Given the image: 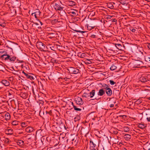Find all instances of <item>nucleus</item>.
<instances>
[{"mask_svg": "<svg viewBox=\"0 0 150 150\" xmlns=\"http://www.w3.org/2000/svg\"><path fill=\"white\" fill-rule=\"evenodd\" d=\"M3 53L4 54L1 56V58L3 60L12 63H14L16 61L17 58L16 57L12 56L7 52H3Z\"/></svg>", "mask_w": 150, "mask_h": 150, "instance_id": "nucleus-1", "label": "nucleus"}, {"mask_svg": "<svg viewBox=\"0 0 150 150\" xmlns=\"http://www.w3.org/2000/svg\"><path fill=\"white\" fill-rule=\"evenodd\" d=\"M38 48L40 49L41 51H46L47 49V47L43 43L40 42L38 43L36 45Z\"/></svg>", "mask_w": 150, "mask_h": 150, "instance_id": "nucleus-2", "label": "nucleus"}, {"mask_svg": "<svg viewBox=\"0 0 150 150\" xmlns=\"http://www.w3.org/2000/svg\"><path fill=\"white\" fill-rule=\"evenodd\" d=\"M68 70L70 74H77L80 71L78 69L72 67H69Z\"/></svg>", "mask_w": 150, "mask_h": 150, "instance_id": "nucleus-3", "label": "nucleus"}, {"mask_svg": "<svg viewBox=\"0 0 150 150\" xmlns=\"http://www.w3.org/2000/svg\"><path fill=\"white\" fill-rule=\"evenodd\" d=\"M54 7L57 11H63L64 8V7L61 6L60 3H55Z\"/></svg>", "mask_w": 150, "mask_h": 150, "instance_id": "nucleus-4", "label": "nucleus"}, {"mask_svg": "<svg viewBox=\"0 0 150 150\" xmlns=\"http://www.w3.org/2000/svg\"><path fill=\"white\" fill-rule=\"evenodd\" d=\"M78 139H77V137H75L71 139L70 143L72 144V146H76L78 144Z\"/></svg>", "mask_w": 150, "mask_h": 150, "instance_id": "nucleus-5", "label": "nucleus"}, {"mask_svg": "<svg viewBox=\"0 0 150 150\" xmlns=\"http://www.w3.org/2000/svg\"><path fill=\"white\" fill-rule=\"evenodd\" d=\"M75 100L77 104L79 105H82L83 103L82 98L80 97H77L75 98Z\"/></svg>", "mask_w": 150, "mask_h": 150, "instance_id": "nucleus-6", "label": "nucleus"}, {"mask_svg": "<svg viewBox=\"0 0 150 150\" xmlns=\"http://www.w3.org/2000/svg\"><path fill=\"white\" fill-rule=\"evenodd\" d=\"M90 150H96L95 149V147L96 146V144H94V143L91 141H90Z\"/></svg>", "mask_w": 150, "mask_h": 150, "instance_id": "nucleus-7", "label": "nucleus"}, {"mask_svg": "<svg viewBox=\"0 0 150 150\" xmlns=\"http://www.w3.org/2000/svg\"><path fill=\"white\" fill-rule=\"evenodd\" d=\"M105 93V90H103V89H100L99 90L98 93V95L100 96H103Z\"/></svg>", "mask_w": 150, "mask_h": 150, "instance_id": "nucleus-8", "label": "nucleus"}, {"mask_svg": "<svg viewBox=\"0 0 150 150\" xmlns=\"http://www.w3.org/2000/svg\"><path fill=\"white\" fill-rule=\"evenodd\" d=\"M34 129L33 127H31L30 126H28L26 127L25 129V131L27 132H33L34 130Z\"/></svg>", "mask_w": 150, "mask_h": 150, "instance_id": "nucleus-9", "label": "nucleus"}, {"mask_svg": "<svg viewBox=\"0 0 150 150\" xmlns=\"http://www.w3.org/2000/svg\"><path fill=\"white\" fill-rule=\"evenodd\" d=\"M107 95L108 96H110L112 94V91L110 88L105 90Z\"/></svg>", "mask_w": 150, "mask_h": 150, "instance_id": "nucleus-10", "label": "nucleus"}, {"mask_svg": "<svg viewBox=\"0 0 150 150\" xmlns=\"http://www.w3.org/2000/svg\"><path fill=\"white\" fill-rule=\"evenodd\" d=\"M40 12L39 11L35 12L32 14V15L34 16L35 18H37L39 17L40 16Z\"/></svg>", "mask_w": 150, "mask_h": 150, "instance_id": "nucleus-11", "label": "nucleus"}, {"mask_svg": "<svg viewBox=\"0 0 150 150\" xmlns=\"http://www.w3.org/2000/svg\"><path fill=\"white\" fill-rule=\"evenodd\" d=\"M1 83L6 86H8L10 84V83L7 80H3L1 81Z\"/></svg>", "mask_w": 150, "mask_h": 150, "instance_id": "nucleus-12", "label": "nucleus"}, {"mask_svg": "<svg viewBox=\"0 0 150 150\" xmlns=\"http://www.w3.org/2000/svg\"><path fill=\"white\" fill-rule=\"evenodd\" d=\"M124 138L128 140L131 139V135L129 134H125L123 136Z\"/></svg>", "mask_w": 150, "mask_h": 150, "instance_id": "nucleus-13", "label": "nucleus"}, {"mask_svg": "<svg viewBox=\"0 0 150 150\" xmlns=\"http://www.w3.org/2000/svg\"><path fill=\"white\" fill-rule=\"evenodd\" d=\"M101 87L102 88L101 89H103V90H106L110 88L108 85L105 83L102 84Z\"/></svg>", "mask_w": 150, "mask_h": 150, "instance_id": "nucleus-14", "label": "nucleus"}, {"mask_svg": "<svg viewBox=\"0 0 150 150\" xmlns=\"http://www.w3.org/2000/svg\"><path fill=\"white\" fill-rule=\"evenodd\" d=\"M11 116L10 114L8 112H6L5 114V119L6 120H8L10 119Z\"/></svg>", "mask_w": 150, "mask_h": 150, "instance_id": "nucleus-15", "label": "nucleus"}, {"mask_svg": "<svg viewBox=\"0 0 150 150\" xmlns=\"http://www.w3.org/2000/svg\"><path fill=\"white\" fill-rule=\"evenodd\" d=\"M68 4L69 6H73L75 5L76 3L74 1H68Z\"/></svg>", "mask_w": 150, "mask_h": 150, "instance_id": "nucleus-16", "label": "nucleus"}, {"mask_svg": "<svg viewBox=\"0 0 150 150\" xmlns=\"http://www.w3.org/2000/svg\"><path fill=\"white\" fill-rule=\"evenodd\" d=\"M59 14L63 18H65V17L67 16V14L64 11H62V12H60Z\"/></svg>", "mask_w": 150, "mask_h": 150, "instance_id": "nucleus-17", "label": "nucleus"}, {"mask_svg": "<svg viewBox=\"0 0 150 150\" xmlns=\"http://www.w3.org/2000/svg\"><path fill=\"white\" fill-rule=\"evenodd\" d=\"M95 92V90L93 89L90 93L89 96L91 98H93L94 96Z\"/></svg>", "mask_w": 150, "mask_h": 150, "instance_id": "nucleus-18", "label": "nucleus"}, {"mask_svg": "<svg viewBox=\"0 0 150 150\" xmlns=\"http://www.w3.org/2000/svg\"><path fill=\"white\" fill-rule=\"evenodd\" d=\"M16 143L18 145H22L24 144V141L22 140H18L17 141Z\"/></svg>", "mask_w": 150, "mask_h": 150, "instance_id": "nucleus-19", "label": "nucleus"}, {"mask_svg": "<svg viewBox=\"0 0 150 150\" xmlns=\"http://www.w3.org/2000/svg\"><path fill=\"white\" fill-rule=\"evenodd\" d=\"M115 47L119 50H122V45L121 44H115Z\"/></svg>", "mask_w": 150, "mask_h": 150, "instance_id": "nucleus-20", "label": "nucleus"}, {"mask_svg": "<svg viewBox=\"0 0 150 150\" xmlns=\"http://www.w3.org/2000/svg\"><path fill=\"white\" fill-rule=\"evenodd\" d=\"M25 76L28 79H30L31 80H34V78L33 76L30 75L29 74H27Z\"/></svg>", "mask_w": 150, "mask_h": 150, "instance_id": "nucleus-21", "label": "nucleus"}, {"mask_svg": "<svg viewBox=\"0 0 150 150\" xmlns=\"http://www.w3.org/2000/svg\"><path fill=\"white\" fill-rule=\"evenodd\" d=\"M107 6L108 7L111 9H113L114 8V6L111 3H109L108 4Z\"/></svg>", "mask_w": 150, "mask_h": 150, "instance_id": "nucleus-22", "label": "nucleus"}, {"mask_svg": "<svg viewBox=\"0 0 150 150\" xmlns=\"http://www.w3.org/2000/svg\"><path fill=\"white\" fill-rule=\"evenodd\" d=\"M6 23L3 21H0V25L3 27H4L6 26Z\"/></svg>", "mask_w": 150, "mask_h": 150, "instance_id": "nucleus-23", "label": "nucleus"}, {"mask_svg": "<svg viewBox=\"0 0 150 150\" xmlns=\"http://www.w3.org/2000/svg\"><path fill=\"white\" fill-rule=\"evenodd\" d=\"M140 80L143 83H145L147 81L146 79L144 77H142L140 78Z\"/></svg>", "mask_w": 150, "mask_h": 150, "instance_id": "nucleus-24", "label": "nucleus"}, {"mask_svg": "<svg viewBox=\"0 0 150 150\" xmlns=\"http://www.w3.org/2000/svg\"><path fill=\"white\" fill-rule=\"evenodd\" d=\"M92 59H87L85 60V63L87 64H90L92 63L91 62V61Z\"/></svg>", "mask_w": 150, "mask_h": 150, "instance_id": "nucleus-25", "label": "nucleus"}, {"mask_svg": "<svg viewBox=\"0 0 150 150\" xmlns=\"http://www.w3.org/2000/svg\"><path fill=\"white\" fill-rule=\"evenodd\" d=\"M138 127L141 129L144 128L145 127V126L144 124H141V123H139L138 125Z\"/></svg>", "mask_w": 150, "mask_h": 150, "instance_id": "nucleus-26", "label": "nucleus"}, {"mask_svg": "<svg viewBox=\"0 0 150 150\" xmlns=\"http://www.w3.org/2000/svg\"><path fill=\"white\" fill-rule=\"evenodd\" d=\"M123 129L124 131L125 132H127L129 131V129L127 127H124Z\"/></svg>", "mask_w": 150, "mask_h": 150, "instance_id": "nucleus-27", "label": "nucleus"}, {"mask_svg": "<svg viewBox=\"0 0 150 150\" xmlns=\"http://www.w3.org/2000/svg\"><path fill=\"white\" fill-rule=\"evenodd\" d=\"M72 104L73 105V108L74 109V110L76 111H80L81 110V109L79 108H77V107L75 106V105H73V103H72Z\"/></svg>", "mask_w": 150, "mask_h": 150, "instance_id": "nucleus-28", "label": "nucleus"}, {"mask_svg": "<svg viewBox=\"0 0 150 150\" xmlns=\"http://www.w3.org/2000/svg\"><path fill=\"white\" fill-rule=\"evenodd\" d=\"M95 26H91L89 25H87V28L88 30H91L92 29H93Z\"/></svg>", "mask_w": 150, "mask_h": 150, "instance_id": "nucleus-29", "label": "nucleus"}, {"mask_svg": "<svg viewBox=\"0 0 150 150\" xmlns=\"http://www.w3.org/2000/svg\"><path fill=\"white\" fill-rule=\"evenodd\" d=\"M117 68V67L114 64L112 65L110 68V69L111 70H114L115 69Z\"/></svg>", "mask_w": 150, "mask_h": 150, "instance_id": "nucleus-30", "label": "nucleus"}, {"mask_svg": "<svg viewBox=\"0 0 150 150\" xmlns=\"http://www.w3.org/2000/svg\"><path fill=\"white\" fill-rule=\"evenodd\" d=\"M82 96L83 97H84L85 98H88L89 97V94L87 93H83Z\"/></svg>", "mask_w": 150, "mask_h": 150, "instance_id": "nucleus-31", "label": "nucleus"}, {"mask_svg": "<svg viewBox=\"0 0 150 150\" xmlns=\"http://www.w3.org/2000/svg\"><path fill=\"white\" fill-rule=\"evenodd\" d=\"M59 127L61 129H63L64 127V125L63 122H61L59 125Z\"/></svg>", "mask_w": 150, "mask_h": 150, "instance_id": "nucleus-32", "label": "nucleus"}, {"mask_svg": "<svg viewBox=\"0 0 150 150\" xmlns=\"http://www.w3.org/2000/svg\"><path fill=\"white\" fill-rule=\"evenodd\" d=\"M13 125H16L18 124V122L17 121H14L12 123Z\"/></svg>", "mask_w": 150, "mask_h": 150, "instance_id": "nucleus-33", "label": "nucleus"}, {"mask_svg": "<svg viewBox=\"0 0 150 150\" xmlns=\"http://www.w3.org/2000/svg\"><path fill=\"white\" fill-rule=\"evenodd\" d=\"M21 126L22 127H25L27 126V123L25 122H23L21 124Z\"/></svg>", "mask_w": 150, "mask_h": 150, "instance_id": "nucleus-34", "label": "nucleus"}, {"mask_svg": "<svg viewBox=\"0 0 150 150\" xmlns=\"http://www.w3.org/2000/svg\"><path fill=\"white\" fill-rule=\"evenodd\" d=\"M111 85H114L116 83L112 80L109 81Z\"/></svg>", "mask_w": 150, "mask_h": 150, "instance_id": "nucleus-35", "label": "nucleus"}, {"mask_svg": "<svg viewBox=\"0 0 150 150\" xmlns=\"http://www.w3.org/2000/svg\"><path fill=\"white\" fill-rule=\"evenodd\" d=\"M74 31L77 33H84L86 32L85 31H81V30H75Z\"/></svg>", "mask_w": 150, "mask_h": 150, "instance_id": "nucleus-36", "label": "nucleus"}, {"mask_svg": "<svg viewBox=\"0 0 150 150\" xmlns=\"http://www.w3.org/2000/svg\"><path fill=\"white\" fill-rule=\"evenodd\" d=\"M129 30H130L133 32H134L136 31V30L132 27L130 28Z\"/></svg>", "mask_w": 150, "mask_h": 150, "instance_id": "nucleus-37", "label": "nucleus"}, {"mask_svg": "<svg viewBox=\"0 0 150 150\" xmlns=\"http://www.w3.org/2000/svg\"><path fill=\"white\" fill-rule=\"evenodd\" d=\"M15 63H22L24 62V61L23 60H19L18 59H17L16 61H15Z\"/></svg>", "mask_w": 150, "mask_h": 150, "instance_id": "nucleus-38", "label": "nucleus"}, {"mask_svg": "<svg viewBox=\"0 0 150 150\" xmlns=\"http://www.w3.org/2000/svg\"><path fill=\"white\" fill-rule=\"evenodd\" d=\"M5 142L6 143L8 144L11 142V141L9 140V139L8 138H7L5 139Z\"/></svg>", "mask_w": 150, "mask_h": 150, "instance_id": "nucleus-39", "label": "nucleus"}, {"mask_svg": "<svg viewBox=\"0 0 150 150\" xmlns=\"http://www.w3.org/2000/svg\"><path fill=\"white\" fill-rule=\"evenodd\" d=\"M71 15L73 16H75L76 14V13L74 11H72L71 12Z\"/></svg>", "mask_w": 150, "mask_h": 150, "instance_id": "nucleus-40", "label": "nucleus"}, {"mask_svg": "<svg viewBox=\"0 0 150 150\" xmlns=\"http://www.w3.org/2000/svg\"><path fill=\"white\" fill-rule=\"evenodd\" d=\"M115 101H114L113 102V104H111L110 105V108H112L114 106V104H115Z\"/></svg>", "mask_w": 150, "mask_h": 150, "instance_id": "nucleus-41", "label": "nucleus"}, {"mask_svg": "<svg viewBox=\"0 0 150 150\" xmlns=\"http://www.w3.org/2000/svg\"><path fill=\"white\" fill-rule=\"evenodd\" d=\"M69 79V78H68L67 76V77H65V78H63V79L65 80L66 81H67V79Z\"/></svg>", "mask_w": 150, "mask_h": 150, "instance_id": "nucleus-42", "label": "nucleus"}, {"mask_svg": "<svg viewBox=\"0 0 150 150\" xmlns=\"http://www.w3.org/2000/svg\"><path fill=\"white\" fill-rule=\"evenodd\" d=\"M5 113H1L0 114L3 117V118L5 117Z\"/></svg>", "mask_w": 150, "mask_h": 150, "instance_id": "nucleus-43", "label": "nucleus"}, {"mask_svg": "<svg viewBox=\"0 0 150 150\" xmlns=\"http://www.w3.org/2000/svg\"><path fill=\"white\" fill-rule=\"evenodd\" d=\"M145 59H146V60L147 61H150V57H146V58Z\"/></svg>", "mask_w": 150, "mask_h": 150, "instance_id": "nucleus-44", "label": "nucleus"}, {"mask_svg": "<svg viewBox=\"0 0 150 150\" xmlns=\"http://www.w3.org/2000/svg\"><path fill=\"white\" fill-rule=\"evenodd\" d=\"M118 133V131L117 130H116L113 131V133L115 134H117Z\"/></svg>", "mask_w": 150, "mask_h": 150, "instance_id": "nucleus-45", "label": "nucleus"}, {"mask_svg": "<svg viewBox=\"0 0 150 150\" xmlns=\"http://www.w3.org/2000/svg\"><path fill=\"white\" fill-rule=\"evenodd\" d=\"M137 103V104H139L141 103V101L139 100H138L136 102Z\"/></svg>", "mask_w": 150, "mask_h": 150, "instance_id": "nucleus-46", "label": "nucleus"}, {"mask_svg": "<svg viewBox=\"0 0 150 150\" xmlns=\"http://www.w3.org/2000/svg\"><path fill=\"white\" fill-rule=\"evenodd\" d=\"M85 55L86 54L85 53H82L81 55V57H85Z\"/></svg>", "mask_w": 150, "mask_h": 150, "instance_id": "nucleus-47", "label": "nucleus"}, {"mask_svg": "<svg viewBox=\"0 0 150 150\" xmlns=\"http://www.w3.org/2000/svg\"><path fill=\"white\" fill-rule=\"evenodd\" d=\"M46 113H48L50 115H51L52 113V111L51 110H50V111L47 112L46 111Z\"/></svg>", "mask_w": 150, "mask_h": 150, "instance_id": "nucleus-48", "label": "nucleus"}, {"mask_svg": "<svg viewBox=\"0 0 150 150\" xmlns=\"http://www.w3.org/2000/svg\"><path fill=\"white\" fill-rule=\"evenodd\" d=\"M147 44L148 47L149 49H150V43H148Z\"/></svg>", "mask_w": 150, "mask_h": 150, "instance_id": "nucleus-49", "label": "nucleus"}, {"mask_svg": "<svg viewBox=\"0 0 150 150\" xmlns=\"http://www.w3.org/2000/svg\"><path fill=\"white\" fill-rule=\"evenodd\" d=\"M146 119L148 121L150 122V117H147Z\"/></svg>", "mask_w": 150, "mask_h": 150, "instance_id": "nucleus-50", "label": "nucleus"}, {"mask_svg": "<svg viewBox=\"0 0 150 150\" xmlns=\"http://www.w3.org/2000/svg\"><path fill=\"white\" fill-rule=\"evenodd\" d=\"M12 94V92H8V95L11 96Z\"/></svg>", "mask_w": 150, "mask_h": 150, "instance_id": "nucleus-51", "label": "nucleus"}, {"mask_svg": "<svg viewBox=\"0 0 150 150\" xmlns=\"http://www.w3.org/2000/svg\"><path fill=\"white\" fill-rule=\"evenodd\" d=\"M64 128L65 129V130H67L68 127H66L65 125H64Z\"/></svg>", "mask_w": 150, "mask_h": 150, "instance_id": "nucleus-52", "label": "nucleus"}, {"mask_svg": "<svg viewBox=\"0 0 150 150\" xmlns=\"http://www.w3.org/2000/svg\"><path fill=\"white\" fill-rule=\"evenodd\" d=\"M22 73L24 74V75H25V76H26V75L27 74V73H26L25 72H24L23 71Z\"/></svg>", "mask_w": 150, "mask_h": 150, "instance_id": "nucleus-53", "label": "nucleus"}, {"mask_svg": "<svg viewBox=\"0 0 150 150\" xmlns=\"http://www.w3.org/2000/svg\"><path fill=\"white\" fill-rule=\"evenodd\" d=\"M54 35V34L53 33H49V35Z\"/></svg>", "mask_w": 150, "mask_h": 150, "instance_id": "nucleus-54", "label": "nucleus"}, {"mask_svg": "<svg viewBox=\"0 0 150 150\" xmlns=\"http://www.w3.org/2000/svg\"><path fill=\"white\" fill-rule=\"evenodd\" d=\"M117 21V20H115V19H114L112 21V22H116Z\"/></svg>", "mask_w": 150, "mask_h": 150, "instance_id": "nucleus-55", "label": "nucleus"}, {"mask_svg": "<svg viewBox=\"0 0 150 150\" xmlns=\"http://www.w3.org/2000/svg\"><path fill=\"white\" fill-rule=\"evenodd\" d=\"M53 21L55 22H57V19H54L53 20Z\"/></svg>", "mask_w": 150, "mask_h": 150, "instance_id": "nucleus-56", "label": "nucleus"}, {"mask_svg": "<svg viewBox=\"0 0 150 150\" xmlns=\"http://www.w3.org/2000/svg\"><path fill=\"white\" fill-rule=\"evenodd\" d=\"M90 26H95V27L96 26L95 25H92V24H91V25Z\"/></svg>", "mask_w": 150, "mask_h": 150, "instance_id": "nucleus-57", "label": "nucleus"}, {"mask_svg": "<svg viewBox=\"0 0 150 150\" xmlns=\"http://www.w3.org/2000/svg\"><path fill=\"white\" fill-rule=\"evenodd\" d=\"M63 78H62V77H60V78H59V79H61L62 80H63Z\"/></svg>", "mask_w": 150, "mask_h": 150, "instance_id": "nucleus-58", "label": "nucleus"}, {"mask_svg": "<svg viewBox=\"0 0 150 150\" xmlns=\"http://www.w3.org/2000/svg\"><path fill=\"white\" fill-rule=\"evenodd\" d=\"M125 116V115H122V116L120 115V116H119V117H121V116H122V117H124Z\"/></svg>", "mask_w": 150, "mask_h": 150, "instance_id": "nucleus-59", "label": "nucleus"}, {"mask_svg": "<svg viewBox=\"0 0 150 150\" xmlns=\"http://www.w3.org/2000/svg\"><path fill=\"white\" fill-rule=\"evenodd\" d=\"M40 24H41V25L43 24L42 23V22H40Z\"/></svg>", "mask_w": 150, "mask_h": 150, "instance_id": "nucleus-60", "label": "nucleus"}, {"mask_svg": "<svg viewBox=\"0 0 150 150\" xmlns=\"http://www.w3.org/2000/svg\"><path fill=\"white\" fill-rule=\"evenodd\" d=\"M122 150H127L125 148H124V149H123Z\"/></svg>", "mask_w": 150, "mask_h": 150, "instance_id": "nucleus-61", "label": "nucleus"}, {"mask_svg": "<svg viewBox=\"0 0 150 150\" xmlns=\"http://www.w3.org/2000/svg\"><path fill=\"white\" fill-rule=\"evenodd\" d=\"M11 51L13 53V51H12V50L11 48Z\"/></svg>", "mask_w": 150, "mask_h": 150, "instance_id": "nucleus-62", "label": "nucleus"}, {"mask_svg": "<svg viewBox=\"0 0 150 150\" xmlns=\"http://www.w3.org/2000/svg\"><path fill=\"white\" fill-rule=\"evenodd\" d=\"M148 99H149V100H150V97H149V98Z\"/></svg>", "mask_w": 150, "mask_h": 150, "instance_id": "nucleus-63", "label": "nucleus"}, {"mask_svg": "<svg viewBox=\"0 0 150 150\" xmlns=\"http://www.w3.org/2000/svg\"><path fill=\"white\" fill-rule=\"evenodd\" d=\"M148 150H150V148Z\"/></svg>", "mask_w": 150, "mask_h": 150, "instance_id": "nucleus-64", "label": "nucleus"}]
</instances>
